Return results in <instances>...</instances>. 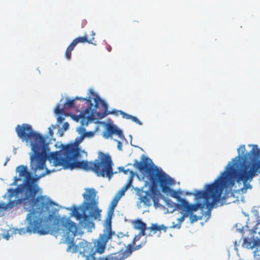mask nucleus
Instances as JSON below:
<instances>
[{"instance_id": "f257e3e1", "label": "nucleus", "mask_w": 260, "mask_h": 260, "mask_svg": "<svg viewBox=\"0 0 260 260\" xmlns=\"http://www.w3.org/2000/svg\"><path fill=\"white\" fill-rule=\"evenodd\" d=\"M260 149L257 145H253L252 149L243 156V162L236 169L233 166L227 167V170L221 173L214 182L205 185L204 190H196L193 194L197 200L204 199L203 203L189 204L184 199H180L179 203L175 205H167L175 210L186 211L189 215L198 209H203L206 206L207 208H213L218 202L223 190L232 187L236 182L239 187L237 189L241 193H245L248 189H251L250 184L253 178L257 175L260 169Z\"/></svg>"}, {"instance_id": "f03ea898", "label": "nucleus", "mask_w": 260, "mask_h": 260, "mask_svg": "<svg viewBox=\"0 0 260 260\" xmlns=\"http://www.w3.org/2000/svg\"><path fill=\"white\" fill-rule=\"evenodd\" d=\"M15 132L22 142L30 143L33 152L30 155V167L38 179L54 171H50L46 168L45 163L47 159L52 166H62L64 168L83 166L86 164L83 161L77 162L74 161L79 155V150L74 145H68L60 151L49 153L48 144L46 143L45 138L35 132L29 124L17 125Z\"/></svg>"}, {"instance_id": "7ed1b4c3", "label": "nucleus", "mask_w": 260, "mask_h": 260, "mask_svg": "<svg viewBox=\"0 0 260 260\" xmlns=\"http://www.w3.org/2000/svg\"><path fill=\"white\" fill-rule=\"evenodd\" d=\"M53 203L44 196H39L32 201V208L27 216L29 225L26 228L21 229L20 234L26 233H37L45 235L48 233V228L54 219V213L47 214L49 207Z\"/></svg>"}, {"instance_id": "20e7f679", "label": "nucleus", "mask_w": 260, "mask_h": 260, "mask_svg": "<svg viewBox=\"0 0 260 260\" xmlns=\"http://www.w3.org/2000/svg\"><path fill=\"white\" fill-rule=\"evenodd\" d=\"M96 191L93 188H87L83 194L85 200V207H73L72 213L79 220V224L82 228H89L94 226L91 217L94 219H100L101 210L98 208V202L95 200Z\"/></svg>"}, {"instance_id": "39448f33", "label": "nucleus", "mask_w": 260, "mask_h": 260, "mask_svg": "<svg viewBox=\"0 0 260 260\" xmlns=\"http://www.w3.org/2000/svg\"><path fill=\"white\" fill-rule=\"evenodd\" d=\"M84 138V137L82 135L76 139L75 142L77 144H68V145H75L79 150V155L75 158L74 161L77 162L83 161L86 164L83 165V166L75 167L73 168H64L62 167L64 169H70L71 170H73L75 168H80L86 171H92L99 177H106L108 178L109 179H110L114 173L112 169L113 162L111 156L109 154L102 153L100 159H95L94 161H87L86 160L78 161V159L81 158V150L78 147V144L83 141ZM67 146H68V145L63 147L59 151H61L63 148Z\"/></svg>"}, {"instance_id": "423d86ee", "label": "nucleus", "mask_w": 260, "mask_h": 260, "mask_svg": "<svg viewBox=\"0 0 260 260\" xmlns=\"http://www.w3.org/2000/svg\"><path fill=\"white\" fill-rule=\"evenodd\" d=\"M67 228L66 235H64L66 244L68 245L67 251L71 253L79 252L85 257V260H106L105 258L99 255L95 252H92V245L85 241L79 242L76 245L74 238L77 233V227L75 224L70 221H67L64 224Z\"/></svg>"}, {"instance_id": "0eeeda50", "label": "nucleus", "mask_w": 260, "mask_h": 260, "mask_svg": "<svg viewBox=\"0 0 260 260\" xmlns=\"http://www.w3.org/2000/svg\"><path fill=\"white\" fill-rule=\"evenodd\" d=\"M148 176L153 189L159 187L162 192L166 193H171L172 196L179 202L181 198L179 197V192L171 188L175 183L173 178L158 167L149 169Z\"/></svg>"}, {"instance_id": "6e6552de", "label": "nucleus", "mask_w": 260, "mask_h": 260, "mask_svg": "<svg viewBox=\"0 0 260 260\" xmlns=\"http://www.w3.org/2000/svg\"><path fill=\"white\" fill-rule=\"evenodd\" d=\"M148 160L151 161L149 158L146 157L143 161H138L136 160L134 165L146 178L147 182L150 185V189L148 190L144 191L143 190H140L138 192L140 202L143 203L147 206H150L151 205L152 200L154 204L156 203V199L154 196H152V194H156L158 188H152V184L150 181L148 176L149 169L157 167L153 164H148Z\"/></svg>"}, {"instance_id": "1a4fd4ad", "label": "nucleus", "mask_w": 260, "mask_h": 260, "mask_svg": "<svg viewBox=\"0 0 260 260\" xmlns=\"http://www.w3.org/2000/svg\"><path fill=\"white\" fill-rule=\"evenodd\" d=\"M76 99H79V100L81 101H85L87 105V107L85 110H83V112H81L79 115L80 118L82 119L81 122L82 125L84 124V122H85L86 124L87 125L88 121L90 119L92 113H96L99 116H100V114L96 112V109L100 104L103 107L104 111V113L102 114V117L107 116L108 114H112V111L110 112L108 111V106L107 104L104 100L101 99L99 95H96L95 97L93 98L94 102L95 103L94 107L92 103L91 98L90 96L85 98L76 97Z\"/></svg>"}, {"instance_id": "9d476101", "label": "nucleus", "mask_w": 260, "mask_h": 260, "mask_svg": "<svg viewBox=\"0 0 260 260\" xmlns=\"http://www.w3.org/2000/svg\"><path fill=\"white\" fill-rule=\"evenodd\" d=\"M145 238L141 241L138 245H134L132 243L129 244L126 247L125 249H121L117 252L111 253L106 256V260H124L128 257L133 251L139 250L146 243Z\"/></svg>"}, {"instance_id": "9b49d317", "label": "nucleus", "mask_w": 260, "mask_h": 260, "mask_svg": "<svg viewBox=\"0 0 260 260\" xmlns=\"http://www.w3.org/2000/svg\"><path fill=\"white\" fill-rule=\"evenodd\" d=\"M113 236L116 238L118 237L115 235V233L112 232L111 229V222L109 224H107V228L104 234L100 235L97 240L95 245V249L92 247V252H95L96 254H101L104 252L108 241L111 239Z\"/></svg>"}, {"instance_id": "f8f14e48", "label": "nucleus", "mask_w": 260, "mask_h": 260, "mask_svg": "<svg viewBox=\"0 0 260 260\" xmlns=\"http://www.w3.org/2000/svg\"><path fill=\"white\" fill-rule=\"evenodd\" d=\"M16 171L19 173V177L25 178L24 182L22 185L25 186L27 189L31 191V192L37 193L38 188L37 185L33 184V178L30 175V173L27 171L26 166L21 165L17 167Z\"/></svg>"}, {"instance_id": "ddd939ff", "label": "nucleus", "mask_w": 260, "mask_h": 260, "mask_svg": "<svg viewBox=\"0 0 260 260\" xmlns=\"http://www.w3.org/2000/svg\"><path fill=\"white\" fill-rule=\"evenodd\" d=\"M9 197L10 199L13 197H18L19 195L21 194V198L19 199H22V203L30 198H34L37 193H33L29 190L27 189L26 187L23 185H19L15 189H8Z\"/></svg>"}, {"instance_id": "4468645a", "label": "nucleus", "mask_w": 260, "mask_h": 260, "mask_svg": "<svg viewBox=\"0 0 260 260\" xmlns=\"http://www.w3.org/2000/svg\"><path fill=\"white\" fill-rule=\"evenodd\" d=\"M95 35V33L92 31L91 32L92 38L91 39H88L87 35H85L83 37H78L74 40H73L70 45L67 47L66 52H65V56L68 60L70 59L71 58L72 51L74 50L76 46L79 43H87L88 44H92L95 45V43H93L94 41L93 37Z\"/></svg>"}, {"instance_id": "2eb2a0df", "label": "nucleus", "mask_w": 260, "mask_h": 260, "mask_svg": "<svg viewBox=\"0 0 260 260\" xmlns=\"http://www.w3.org/2000/svg\"><path fill=\"white\" fill-rule=\"evenodd\" d=\"M133 225L134 229L140 230L139 233L135 235L134 237L133 240L131 243L134 245H138L139 243L137 242L140 240V238L145 235V231L147 229L146 224L140 219H137L134 221L133 223Z\"/></svg>"}, {"instance_id": "dca6fc26", "label": "nucleus", "mask_w": 260, "mask_h": 260, "mask_svg": "<svg viewBox=\"0 0 260 260\" xmlns=\"http://www.w3.org/2000/svg\"><path fill=\"white\" fill-rule=\"evenodd\" d=\"M115 135L118 138L122 139L124 137L122 131L114 124H108L103 133V137L105 139L112 138V135Z\"/></svg>"}, {"instance_id": "f3484780", "label": "nucleus", "mask_w": 260, "mask_h": 260, "mask_svg": "<svg viewBox=\"0 0 260 260\" xmlns=\"http://www.w3.org/2000/svg\"><path fill=\"white\" fill-rule=\"evenodd\" d=\"M242 246L247 249H253L256 248L257 249L260 247V239L255 240L252 238H244Z\"/></svg>"}, {"instance_id": "a211bd4d", "label": "nucleus", "mask_w": 260, "mask_h": 260, "mask_svg": "<svg viewBox=\"0 0 260 260\" xmlns=\"http://www.w3.org/2000/svg\"><path fill=\"white\" fill-rule=\"evenodd\" d=\"M148 229L150 230L149 236H152L157 232H160L161 231H162L164 232H166L167 228L164 224L158 225L157 223H152L151 224V226L148 228Z\"/></svg>"}, {"instance_id": "6ab92c4d", "label": "nucleus", "mask_w": 260, "mask_h": 260, "mask_svg": "<svg viewBox=\"0 0 260 260\" xmlns=\"http://www.w3.org/2000/svg\"><path fill=\"white\" fill-rule=\"evenodd\" d=\"M119 200V197H116L115 196L112 201V205H111V206L108 212V217L106 220L107 224H109L110 221L111 222V217L113 214L114 208L117 206V202Z\"/></svg>"}, {"instance_id": "aec40b11", "label": "nucleus", "mask_w": 260, "mask_h": 260, "mask_svg": "<svg viewBox=\"0 0 260 260\" xmlns=\"http://www.w3.org/2000/svg\"><path fill=\"white\" fill-rule=\"evenodd\" d=\"M22 203V199H17L15 201H10L8 204H0V209L6 210L8 209H12L16 207L18 205Z\"/></svg>"}, {"instance_id": "412c9836", "label": "nucleus", "mask_w": 260, "mask_h": 260, "mask_svg": "<svg viewBox=\"0 0 260 260\" xmlns=\"http://www.w3.org/2000/svg\"><path fill=\"white\" fill-rule=\"evenodd\" d=\"M133 182V177H129L128 179L127 180V183L126 184H125L123 187L121 188V189L119 191L118 193L116 196V197H119V199L121 198V197L124 195V192L126 191V190L129 188V187L131 186Z\"/></svg>"}, {"instance_id": "4be33fe9", "label": "nucleus", "mask_w": 260, "mask_h": 260, "mask_svg": "<svg viewBox=\"0 0 260 260\" xmlns=\"http://www.w3.org/2000/svg\"><path fill=\"white\" fill-rule=\"evenodd\" d=\"M67 221H70V222H72L73 223H74V222L72 221L70 219H62L61 220V221H60L59 223H60V230H62V233L63 234V235H62V237H63V239H64V243H66V239H65V237H64V235H66V233H67V231H66V229L67 228L65 227L64 226V224L65 223L67 222ZM57 223H59V221H57ZM75 224H76L75 223ZM76 225V224H75Z\"/></svg>"}, {"instance_id": "5701e85b", "label": "nucleus", "mask_w": 260, "mask_h": 260, "mask_svg": "<svg viewBox=\"0 0 260 260\" xmlns=\"http://www.w3.org/2000/svg\"><path fill=\"white\" fill-rule=\"evenodd\" d=\"M111 113L116 115H117L118 113H119L123 118H125L126 119H131L132 116V115L127 114L123 111H118L115 109L112 110Z\"/></svg>"}, {"instance_id": "b1692460", "label": "nucleus", "mask_w": 260, "mask_h": 260, "mask_svg": "<svg viewBox=\"0 0 260 260\" xmlns=\"http://www.w3.org/2000/svg\"><path fill=\"white\" fill-rule=\"evenodd\" d=\"M75 100H79V99H76V98L74 100H68L64 104V108L66 109H71L75 106Z\"/></svg>"}, {"instance_id": "393cba45", "label": "nucleus", "mask_w": 260, "mask_h": 260, "mask_svg": "<svg viewBox=\"0 0 260 260\" xmlns=\"http://www.w3.org/2000/svg\"><path fill=\"white\" fill-rule=\"evenodd\" d=\"M180 211L182 215L178 219V221L179 222V225L177 226L178 228H180L181 223L184 220L185 218L188 216V214L186 211H182V210Z\"/></svg>"}, {"instance_id": "a878e982", "label": "nucleus", "mask_w": 260, "mask_h": 260, "mask_svg": "<svg viewBox=\"0 0 260 260\" xmlns=\"http://www.w3.org/2000/svg\"><path fill=\"white\" fill-rule=\"evenodd\" d=\"M245 146L244 145H241L240 147L237 149L239 156L240 155H243L244 154V152L245 151Z\"/></svg>"}, {"instance_id": "bb28decb", "label": "nucleus", "mask_w": 260, "mask_h": 260, "mask_svg": "<svg viewBox=\"0 0 260 260\" xmlns=\"http://www.w3.org/2000/svg\"><path fill=\"white\" fill-rule=\"evenodd\" d=\"M189 215L191 223H193L199 219V217L196 215L193 214V213H189Z\"/></svg>"}, {"instance_id": "cd10ccee", "label": "nucleus", "mask_w": 260, "mask_h": 260, "mask_svg": "<svg viewBox=\"0 0 260 260\" xmlns=\"http://www.w3.org/2000/svg\"><path fill=\"white\" fill-rule=\"evenodd\" d=\"M64 110L62 108H60L59 106L57 105L55 109V112L57 114H63Z\"/></svg>"}, {"instance_id": "c85d7f7f", "label": "nucleus", "mask_w": 260, "mask_h": 260, "mask_svg": "<svg viewBox=\"0 0 260 260\" xmlns=\"http://www.w3.org/2000/svg\"><path fill=\"white\" fill-rule=\"evenodd\" d=\"M121 171L125 174H127L128 173H129L130 174V176L129 177L132 176L133 177L134 173L132 171L129 169L125 170L123 168H122Z\"/></svg>"}, {"instance_id": "c756f323", "label": "nucleus", "mask_w": 260, "mask_h": 260, "mask_svg": "<svg viewBox=\"0 0 260 260\" xmlns=\"http://www.w3.org/2000/svg\"><path fill=\"white\" fill-rule=\"evenodd\" d=\"M131 119L136 122V123L138 124L139 125H142V123L135 116H132V118H131Z\"/></svg>"}, {"instance_id": "7c9ffc66", "label": "nucleus", "mask_w": 260, "mask_h": 260, "mask_svg": "<svg viewBox=\"0 0 260 260\" xmlns=\"http://www.w3.org/2000/svg\"><path fill=\"white\" fill-rule=\"evenodd\" d=\"M93 134L92 132H84L83 134V136L85 137H90L93 136Z\"/></svg>"}, {"instance_id": "2f4dec72", "label": "nucleus", "mask_w": 260, "mask_h": 260, "mask_svg": "<svg viewBox=\"0 0 260 260\" xmlns=\"http://www.w3.org/2000/svg\"><path fill=\"white\" fill-rule=\"evenodd\" d=\"M88 95L93 96L94 98L95 97L96 95H98V94H96L94 92L93 90L92 89H90L89 90Z\"/></svg>"}, {"instance_id": "473e14b6", "label": "nucleus", "mask_w": 260, "mask_h": 260, "mask_svg": "<svg viewBox=\"0 0 260 260\" xmlns=\"http://www.w3.org/2000/svg\"><path fill=\"white\" fill-rule=\"evenodd\" d=\"M69 124L68 122H65L63 123L62 128L64 131H66L69 128Z\"/></svg>"}, {"instance_id": "72a5a7b5", "label": "nucleus", "mask_w": 260, "mask_h": 260, "mask_svg": "<svg viewBox=\"0 0 260 260\" xmlns=\"http://www.w3.org/2000/svg\"><path fill=\"white\" fill-rule=\"evenodd\" d=\"M64 120V118L62 116H58L57 118V121L59 123H62Z\"/></svg>"}, {"instance_id": "f704fd0d", "label": "nucleus", "mask_w": 260, "mask_h": 260, "mask_svg": "<svg viewBox=\"0 0 260 260\" xmlns=\"http://www.w3.org/2000/svg\"><path fill=\"white\" fill-rule=\"evenodd\" d=\"M48 132H49V136L50 137H52L54 133L50 127L48 128Z\"/></svg>"}, {"instance_id": "c9c22d12", "label": "nucleus", "mask_w": 260, "mask_h": 260, "mask_svg": "<svg viewBox=\"0 0 260 260\" xmlns=\"http://www.w3.org/2000/svg\"><path fill=\"white\" fill-rule=\"evenodd\" d=\"M121 143L120 142H118V148L119 149H121Z\"/></svg>"}, {"instance_id": "e433bc0d", "label": "nucleus", "mask_w": 260, "mask_h": 260, "mask_svg": "<svg viewBox=\"0 0 260 260\" xmlns=\"http://www.w3.org/2000/svg\"><path fill=\"white\" fill-rule=\"evenodd\" d=\"M110 47V49H108L109 51H111V48Z\"/></svg>"}, {"instance_id": "4c0bfd02", "label": "nucleus", "mask_w": 260, "mask_h": 260, "mask_svg": "<svg viewBox=\"0 0 260 260\" xmlns=\"http://www.w3.org/2000/svg\"><path fill=\"white\" fill-rule=\"evenodd\" d=\"M177 225H173V227H174V228H176V227H177Z\"/></svg>"}, {"instance_id": "58836bf2", "label": "nucleus", "mask_w": 260, "mask_h": 260, "mask_svg": "<svg viewBox=\"0 0 260 260\" xmlns=\"http://www.w3.org/2000/svg\"><path fill=\"white\" fill-rule=\"evenodd\" d=\"M62 135H63V133H61V134L60 135V136H61H61H62Z\"/></svg>"}, {"instance_id": "ea45409f", "label": "nucleus", "mask_w": 260, "mask_h": 260, "mask_svg": "<svg viewBox=\"0 0 260 260\" xmlns=\"http://www.w3.org/2000/svg\"><path fill=\"white\" fill-rule=\"evenodd\" d=\"M259 256H260V255H259ZM258 260H260V258Z\"/></svg>"}]
</instances>
